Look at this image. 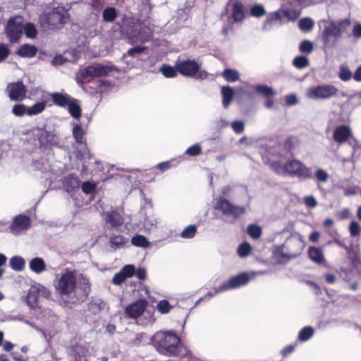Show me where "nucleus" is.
I'll list each match as a JSON object with an SVG mask.
<instances>
[{
    "label": "nucleus",
    "mask_w": 361,
    "mask_h": 361,
    "mask_svg": "<svg viewBox=\"0 0 361 361\" xmlns=\"http://www.w3.org/2000/svg\"><path fill=\"white\" fill-rule=\"evenodd\" d=\"M247 232L251 238H252L253 239H257L262 235V228L261 227H247Z\"/></svg>",
    "instance_id": "nucleus-52"
},
{
    "label": "nucleus",
    "mask_w": 361,
    "mask_h": 361,
    "mask_svg": "<svg viewBox=\"0 0 361 361\" xmlns=\"http://www.w3.org/2000/svg\"><path fill=\"white\" fill-rule=\"evenodd\" d=\"M213 209L220 212L224 216L233 219H239L245 213V207L231 203L224 197H217L213 200Z\"/></svg>",
    "instance_id": "nucleus-4"
},
{
    "label": "nucleus",
    "mask_w": 361,
    "mask_h": 361,
    "mask_svg": "<svg viewBox=\"0 0 361 361\" xmlns=\"http://www.w3.org/2000/svg\"><path fill=\"white\" fill-rule=\"evenodd\" d=\"M221 94L223 97L222 104L225 109H227L231 104L235 92L232 87L230 86L221 87Z\"/></svg>",
    "instance_id": "nucleus-24"
},
{
    "label": "nucleus",
    "mask_w": 361,
    "mask_h": 361,
    "mask_svg": "<svg viewBox=\"0 0 361 361\" xmlns=\"http://www.w3.org/2000/svg\"><path fill=\"white\" fill-rule=\"evenodd\" d=\"M51 97L54 104L60 107L67 106L73 99L69 94L60 92H54L51 94Z\"/></svg>",
    "instance_id": "nucleus-23"
},
{
    "label": "nucleus",
    "mask_w": 361,
    "mask_h": 361,
    "mask_svg": "<svg viewBox=\"0 0 361 361\" xmlns=\"http://www.w3.org/2000/svg\"><path fill=\"white\" fill-rule=\"evenodd\" d=\"M29 267L32 271L41 274L46 270V264L41 257H35L30 260Z\"/></svg>",
    "instance_id": "nucleus-27"
},
{
    "label": "nucleus",
    "mask_w": 361,
    "mask_h": 361,
    "mask_svg": "<svg viewBox=\"0 0 361 361\" xmlns=\"http://www.w3.org/2000/svg\"><path fill=\"white\" fill-rule=\"evenodd\" d=\"M298 143L296 137L289 136L283 142V144L279 143L276 145L269 147V153L273 156H277L281 158H286L284 154H290L293 156L292 151Z\"/></svg>",
    "instance_id": "nucleus-15"
},
{
    "label": "nucleus",
    "mask_w": 361,
    "mask_h": 361,
    "mask_svg": "<svg viewBox=\"0 0 361 361\" xmlns=\"http://www.w3.org/2000/svg\"><path fill=\"white\" fill-rule=\"evenodd\" d=\"M233 130L238 134L242 133L245 129L244 123L241 121H235L231 124Z\"/></svg>",
    "instance_id": "nucleus-55"
},
{
    "label": "nucleus",
    "mask_w": 361,
    "mask_h": 361,
    "mask_svg": "<svg viewBox=\"0 0 361 361\" xmlns=\"http://www.w3.org/2000/svg\"><path fill=\"white\" fill-rule=\"evenodd\" d=\"M305 204L311 208H314L317 206V202L316 199L313 196H307L304 199Z\"/></svg>",
    "instance_id": "nucleus-59"
},
{
    "label": "nucleus",
    "mask_w": 361,
    "mask_h": 361,
    "mask_svg": "<svg viewBox=\"0 0 361 361\" xmlns=\"http://www.w3.org/2000/svg\"><path fill=\"white\" fill-rule=\"evenodd\" d=\"M196 232V227H185L180 235L183 238H191L195 236Z\"/></svg>",
    "instance_id": "nucleus-53"
},
{
    "label": "nucleus",
    "mask_w": 361,
    "mask_h": 361,
    "mask_svg": "<svg viewBox=\"0 0 361 361\" xmlns=\"http://www.w3.org/2000/svg\"><path fill=\"white\" fill-rule=\"evenodd\" d=\"M12 113L16 116H23L27 114V108L23 104H15L12 108Z\"/></svg>",
    "instance_id": "nucleus-47"
},
{
    "label": "nucleus",
    "mask_w": 361,
    "mask_h": 361,
    "mask_svg": "<svg viewBox=\"0 0 361 361\" xmlns=\"http://www.w3.org/2000/svg\"><path fill=\"white\" fill-rule=\"evenodd\" d=\"M293 63L295 68L302 69L309 65V60L305 56H298L293 59Z\"/></svg>",
    "instance_id": "nucleus-41"
},
{
    "label": "nucleus",
    "mask_w": 361,
    "mask_h": 361,
    "mask_svg": "<svg viewBox=\"0 0 361 361\" xmlns=\"http://www.w3.org/2000/svg\"><path fill=\"white\" fill-rule=\"evenodd\" d=\"M159 71L165 78H168L176 77L177 73H178L176 66L173 67L169 64H163L160 67Z\"/></svg>",
    "instance_id": "nucleus-32"
},
{
    "label": "nucleus",
    "mask_w": 361,
    "mask_h": 361,
    "mask_svg": "<svg viewBox=\"0 0 361 361\" xmlns=\"http://www.w3.org/2000/svg\"><path fill=\"white\" fill-rule=\"evenodd\" d=\"M68 10L63 7H58L45 16V23L51 28L56 29L61 27L66 24L69 20Z\"/></svg>",
    "instance_id": "nucleus-9"
},
{
    "label": "nucleus",
    "mask_w": 361,
    "mask_h": 361,
    "mask_svg": "<svg viewBox=\"0 0 361 361\" xmlns=\"http://www.w3.org/2000/svg\"><path fill=\"white\" fill-rule=\"evenodd\" d=\"M37 52V48L29 44L22 45L17 51V54L20 57L31 58L34 57Z\"/></svg>",
    "instance_id": "nucleus-25"
},
{
    "label": "nucleus",
    "mask_w": 361,
    "mask_h": 361,
    "mask_svg": "<svg viewBox=\"0 0 361 361\" xmlns=\"http://www.w3.org/2000/svg\"><path fill=\"white\" fill-rule=\"evenodd\" d=\"M221 76L229 82H234L240 79L238 71L232 68H226L221 73Z\"/></svg>",
    "instance_id": "nucleus-30"
},
{
    "label": "nucleus",
    "mask_w": 361,
    "mask_h": 361,
    "mask_svg": "<svg viewBox=\"0 0 361 361\" xmlns=\"http://www.w3.org/2000/svg\"><path fill=\"white\" fill-rule=\"evenodd\" d=\"M72 133L75 142L78 144L84 145L81 149H78L75 151V153L76 158L80 161L86 158L90 159V151L87 147V143L84 137L85 132L82 126L80 124L74 123Z\"/></svg>",
    "instance_id": "nucleus-13"
},
{
    "label": "nucleus",
    "mask_w": 361,
    "mask_h": 361,
    "mask_svg": "<svg viewBox=\"0 0 361 361\" xmlns=\"http://www.w3.org/2000/svg\"><path fill=\"white\" fill-rule=\"evenodd\" d=\"M333 138L338 144H343L350 138H354L352 130L349 126L340 125L335 128Z\"/></svg>",
    "instance_id": "nucleus-19"
},
{
    "label": "nucleus",
    "mask_w": 361,
    "mask_h": 361,
    "mask_svg": "<svg viewBox=\"0 0 361 361\" xmlns=\"http://www.w3.org/2000/svg\"><path fill=\"white\" fill-rule=\"evenodd\" d=\"M285 173L301 179L312 177L311 169L298 159H291L285 163Z\"/></svg>",
    "instance_id": "nucleus-8"
},
{
    "label": "nucleus",
    "mask_w": 361,
    "mask_h": 361,
    "mask_svg": "<svg viewBox=\"0 0 361 361\" xmlns=\"http://www.w3.org/2000/svg\"><path fill=\"white\" fill-rule=\"evenodd\" d=\"M338 219L343 220L350 217V211L348 208L343 209L337 215Z\"/></svg>",
    "instance_id": "nucleus-60"
},
{
    "label": "nucleus",
    "mask_w": 361,
    "mask_h": 361,
    "mask_svg": "<svg viewBox=\"0 0 361 361\" xmlns=\"http://www.w3.org/2000/svg\"><path fill=\"white\" fill-rule=\"evenodd\" d=\"M251 250V247L250 245L247 243H242L238 248V254L240 257H247L250 252Z\"/></svg>",
    "instance_id": "nucleus-50"
},
{
    "label": "nucleus",
    "mask_w": 361,
    "mask_h": 361,
    "mask_svg": "<svg viewBox=\"0 0 361 361\" xmlns=\"http://www.w3.org/2000/svg\"><path fill=\"white\" fill-rule=\"evenodd\" d=\"M111 71V67L99 63L88 66L80 73L78 80L80 79L82 81L87 78L106 76Z\"/></svg>",
    "instance_id": "nucleus-16"
},
{
    "label": "nucleus",
    "mask_w": 361,
    "mask_h": 361,
    "mask_svg": "<svg viewBox=\"0 0 361 361\" xmlns=\"http://www.w3.org/2000/svg\"><path fill=\"white\" fill-rule=\"evenodd\" d=\"M6 90L12 101H22L26 97V87L20 80L8 83Z\"/></svg>",
    "instance_id": "nucleus-18"
},
{
    "label": "nucleus",
    "mask_w": 361,
    "mask_h": 361,
    "mask_svg": "<svg viewBox=\"0 0 361 361\" xmlns=\"http://www.w3.org/2000/svg\"><path fill=\"white\" fill-rule=\"evenodd\" d=\"M54 284L56 290L60 295H68L75 289L76 278L72 271L64 269L56 276Z\"/></svg>",
    "instance_id": "nucleus-5"
},
{
    "label": "nucleus",
    "mask_w": 361,
    "mask_h": 361,
    "mask_svg": "<svg viewBox=\"0 0 361 361\" xmlns=\"http://www.w3.org/2000/svg\"><path fill=\"white\" fill-rule=\"evenodd\" d=\"M171 166V161H164L161 163H159L157 167L158 169H159L161 171H165L170 169Z\"/></svg>",
    "instance_id": "nucleus-63"
},
{
    "label": "nucleus",
    "mask_w": 361,
    "mask_h": 361,
    "mask_svg": "<svg viewBox=\"0 0 361 361\" xmlns=\"http://www.w3.org/2000/svg\"><path fill=\"white\" fill-rule=\"evenodd\" d=\"M338 89L333 85L326 84L314 86L308 90L310 97L316 99H328L336 97Z\"/></svg>",
    "instance_id": "nucleus-12"
},
{
    "label": "nucleus",
    "mask_w": 361,
    "mask_h": 361,
    "mask_svg": "<svg viewBox=\"0 0 361 361\" xmlns=\"http://www.w3.org/2000/svg\"><path fill=\"white\" fill-rule=\"evenodd\" d=\"M148 304L145 299H138L126 306L124 313L128 318L137 319L145 313Z\"/></svg>",
    "instance_id": "nucleus-17"
},
{
    "label": "nucleus",
    "mask_w": 361,
    "mask_h": 361,
    "mask_svg": "<svg viewBox=\"0 0 361 361\" xmlns=\"http://www.w3.org/2000/svg\"><path fill=\"white\" fill-rule=\"evenodd\" d=\"M30 218L24 214H19L15 217L11 226H30Z\"/></svg>",
    "instance_id": "nucleus-36"
},
{
    "label": "nucleus",
    "mask_w": 361,
    "mask_h": 361,
    "mask_svg": "<svg viewBox=\"0 0 361 361\" xmlns=\"http://www.w3.org/2000/svg\"><path fill=\"white\" fill-rule=\"evenodd\" d=\"M118 16V13L115 7H106L102 12L103 20L105 22H114Z\"/></svg>",
    "instance_id": "nucleus-31"
},
{
    "label": "nucleus",
    "mask_w": 361,
    "mask_h": 361,
    "mask_svg": "<svg viewBox=\"0 0 361 361\" xmlns=\"http://www.w3.org/2000/svg\"><path fill=\"white\" fill-rule=\"evenodd\" d=\"M131 243L134 246L143 248L147 247L149 245V243L147 238L142 235H136L133 236L131 239Z\"/></svg>",
    "instance_id": "nucleus-35"
},
{
    "label": "nucleus",
    "mask_w": 361,
    "mask_h": 361,
    "mask_svg": "<svg viewBox=\"0 0 361 361\" xmlns=\"http://www.w3.org/2000/svg\"><path fill=\"white\" fill-rule=\"evenodd\" d=\"M96 188L97 183L90 181H85L81 185L82 191L86 195L94 192Z\"/></svg>",
    "instance_id": "nucleus-44"
},
{
    "label": "nucleus",
    "mask_w": 361,
    "mask_h": 361,
    "mask_svg": "<svg viewBox=\"0 0 361 361\" xmlns=\"http://www.w3.org/2000/svg\"><path fill=\"white\" fill-rule=\"evenodd\" d=\"M257 92L264 96L265 97H274L275 92L273 89L267 85H259L257 87Z\"/></svg>",
    "instance_id": "nucleus-43"
},
{
    "label": "nucleus",
    "mask_w": 361,
    "mask_h": 361,
    "mask_svg": "<svg viewBox=\"0 0 361 361\" xmlns=\"http://www.w3.org/2000/svg\"><path fill=\"white\" fill-rule=\"evenodd\" d=\"M23 30H24L25 36L27 38H30V39L35 38L37 35V29H36L35 25L32 23H26L23 26Z\"/></svg>",
    "instance_id": "nucleus-42"
},
{
    "label": "nucleus",
    "mask_w": 361,
    "mask_h": 361,
    "mask_svg": "<svg viewBox=\"0 0 361 361\" xmlns=\"http://www.w3.org/2000/svg\"><path fill=\"white\" fill-rule=\"evenodd\" d=\"M45 107V102H37L32 105V106L27 108V115L33 116L40 114L44 110Z\"/></svg>",
    "instance_id": "nucleus-39"
},
{
    "label": "nucleus",
    "mask_w": 361,
    "mask_h": 361,
    "mask_svg": "<svg viewBox=\"0 0 361 361\" xmlns=\"http://www.w3.org/2000/svg\"><path fill=\"white\" fill-rule=\"evenodd\" d=\"M298 25L302 30H309L313 27L314 21L310 18H304L300 20Z\"/></svg>",
    "instance_id": "nucleus-46"
},
{
    "label": "nucleus",
    "mask_w": 361,
    "mask_h": 361,
    "mask_svg": "<svg viewBox=\"0 0 361 361\" xmlns=\"http://www.w3.org/2000/svg\"><path fill=\"white\" fill-rule=\"evenodd\" d=\"M264 163L267 165H269V167L271 170L276 174H286L285 173V164H282L281 161H264Z\"/></svg>",
    "instance_id": "nucleus-34"
},
{
    "label": "nucleus",
    "mask_w": 361,
    "mask_h": 361,
    "mask_svg": "<svg viewBox=\"0 0 361 361\" xmlns=\"http://www.w3.org/2000/svg\"><path fill=\"white\" fill-rule=\"evenodd\" d=\"M336 243L345 248L348 255V257L350 259L353 265L358 269V267L360 265V262L357 256L358 247L353 245H347L345 244L343 245L341 242L338 241H336Z\"/></svg>",
    "instance_id": "nucleus-22"
},
{
    "label": "nucleus",
    "mask_w": 361,
    "mask_h": 361,
    "mask_svg": "<svg viewBox=\"0 0 361 361\" xmlns=\"http://www.w3.org/2000/svg\"><path fill=\"white\" fill-rule=\"evenodd\" d=\"M265 10L262 5L255 4L250 8V15L255 17H261L265 14Z\"/></svg>",
    "instance_id": "nucleus-48"
},
{
    "label": "nucleus",
    "mask_w": 361,
    "mask_h": 361,
    "mask_svg": "<svg viewBox=\"0 0 361 361\" xmlns=\"http://www.w3.org/2000/svg\"><path fill=\"white\" fill-rule=\"evenodd\" d=\"M180 338L172 331H159L151 338V343L161 354L174 355L180 343Z\"/></svg>",
    "instance_id": "nucleus-1"
},
{
    "label": "nucleus",
    "mask_w": 361,
    "mask_h": 361,
    "mask_svg": "<svg viewBox=\"0 0 361 361\" xmlns=\"http://www.w3.org/2000/svg\"><path fill=\"white\" fill-rule=\"evenodd\" d=\"M103 219L110 226H122L124 224L123 212L116 209H111L102 214Z\"/></svg>",
    "instance_id": "nucleus-20"
},
{
    "label": "nucleus",
    "mask_w": 361,
    "mask_h": 361,
    "mask_svg": "<svg viewBox=\"0 0 361 361\" xmlns=\"http://www.w3.org/2000/svg\"><path fill=\"white\" fill-rule=\"evenodd\" d=\"M23 18L22 16H15L8 21L6 33L10 42H18L23 35Z\"/></svg>",
    "instance_id": "nucleus-11"
},
{
    "label": "nucleus",
    "mask_w": 361,
    "mask_h": 361,
    "mask_svg": "<svg viewBox=\"0 0 361 361\" xmlns=\"http://www.w3.org/2000/svg\"><path fill=\"white\" fill-rule=\"evenodd\" d=\"M316 178L321 182H326L328 180V173L322 169H318L315 173Z\"/></svg>",
    "instance_id": "nucleus-56"
},
{
    "label": "nucleus",
    "mask_w": 361,
    "mask_h": 361,
    "mask_svg": "<svg viewBox=\"0 0 361 361\" xmlns=\"http://www.w3.org/2000/svg\"><path fill=\"white\" fill-rule=\"evenodd\" d=\"M302 8L298 6H289L287 4L286 8L283 10L276 11L269 15V20L270 22L281 21L282 18H287L288 21L296 20L301 14Z\"/></svg>",
    "instance_id": "nucleus-14"
},
{
    "label": "nucleus",
    "mask_w": 361,
    "mask_h": 361,
    "mask_svg": "<svg viewBox=\"0 0 361 361\" xmlns=\"http://www.w3.org/2000/svg\"><path fill=\"white\" fill-rule=\"evenodd\" d=\"M135 274L136 275V277L139 280H144L146 278V270L145 268H142V267L139 268L137 270L135 269Z\"/></svg>",
    "instance_id": "nucleus-61"
},
{
    "label": "nucleus",
    "mask_w": 361,
    "mask_h": 361,
    "mask_svg": "<svg viewBox=\"0 0 361 361\" xmlns=\"http://www.w3.org/2000/svg\"><path fill=\"white\" fill-rule=\"evenodd\" d=\"M310 258L317 264H322L324 262V255L323 251L319 247H310L309 248Z\"/></svg>",
    "instance_id": "nucleus-28"
},
{
    "label": "nucleus",
    "mask_w": 361,
    "mask_h": 361,
    "mask_svg": "<svg viewBox=\"0 0 361 361\" xmlns=\"http://www.w3.org/2000/svg\"><path fill=\"white\" fill-rule=\"evenodd\" d=\"M353 35L355 38H360L361 37V24L357 23L354 25V27L353 29Z\"/></svg>",
    "instance_id": "nucleus-62"
},
{
    "label": "nucleus",
    "mask_w": 361,
    "mask_h": 361,
    "mask_svg": "<svg viewBox=\"0 0 361 361\" xmlns=\"http://www.w3.org/2000/svg\"><path fill=\"white\" fill-rule=\"evenodd\" d=\"M146 49H147L146 47H139V46L135 47L129 49L128 50L127 53L126 54V55H127L128 56L134 57L135 56V54H141Z\"/></svg>",
    "instance_id": "nucleus-54"
},
{
    "label": "nucleus",
    "mask_w": 361,
    "mask_h": 361,
    "mask_svg": "<svg viewBox=\"0 0 361 361\" xmlns=\"http://www.w3.org/2000/svg\"><path fill=\"white\" fill-rule=\"evenodd\" d=\"M110 244L114 250L124 247L129 242L128 238L121 235H116L110 238Z\"/></svg>",
    "instance_id": "nucleus-29"
},
{
    "label": "nucleus",
    "mask_w": 361,
    "mask_h": 361,
    "mask_svg": "<svg viewBox=\"0 0 361 361\" xmlns=\"http://www.w3.org/2000/svg\"><path fill=\"white\" fill-rule=\"evenodd\" d=\"M176 67L178 73L185 77L204 79L207 76L206 71H200L201 66L195 59L178 60L176 62Z\"/></svg>",
    "instance_id": "nucleus-6"
},
{
    "label": "nucleus",
    "mask_w": 361,
    "mask_h": 361,
    "mask_svg": "<svg viewBox=\"0 0 361 361\" xmlns=\"http://www.w3.org/2000/svg\"><path fill=\"white\" fill-rule=\"evenodd\" d=\"M350 20L348 18L343 19L336 23L331 22L326 26L322 33V39L324 49L334 47L342 31L341 27H347L350 25Z\"/></svg>",
    "instance_id": "nucleus-2"
},
{
    "label": "nucleus",
    "mask_w": 361,
    "mask_h": 361,
    "mask_svg": "<svg viewBox=\"0 0 361 361\" xmlns=\"http://www.w3.org/2000/svg\"><path fill=\"white\" fill-rule=\"evenodd\" d=\"M68 113L74 118L79 120L82 116V109L78 100L73 98L67 105Z\"/></svg>",
    "instance_id": "nucleus-26"
},
{
    "label": "nucleus",
    "mask_w": 361,
    "mask_h": 361,
    "mask_svg": "<svg viewBox=\"0 0 361 361\" xmlns=\"http://www.w3.org/2000/svg\"><path fill=\"white\" fill-rule=\"evenodd\" d=\"M246 8L240 0H229L225 8L224 15H228V19L232 18L233 23H241L245 18Z\"/></svg>",
    "instance_id": "nucleus-10"
},
{
    "label": "nucleus",
    "mask_w": 361,
    "mask_h": 361,
    "mask_svg": "<svg viewBox=\"0 0 361 361\" xmlns=\"http://www.w3.org/2000/svg\"><path fill=\"white\" fill-rule=\"evenodd\" d=\"M121 271L122 272V274L125 276L126 279L132 277L133 275H135V267L133 264H128L124 266Z\"/></svg>",
    "instance_id": "nucleus-51"
},
{
    "label": "nucleus",
    "mask_w": 361,
    "mask_h": 361,
    "mask_svg": "<svg viewBox=\"0 0 361 361\" xmlns=\"http://www.w3.org/2000/svg\"><path fill=\"white\" fill-rule=\"evenodd\" d=\"M314 49L313 44L311 41L305 39L302 41L299 46L300 51L303 54H310Z\"/></svg>",
    "instance_id": "nucleus-45"
},
{
    "label": "nucleus",
    "mask_w": 361,
    "mask_h": 361,
    "mask_svg": "<svg viewBox=\"0 0 361 361\" xmlns=\"http://www.w3.org/2000/svg\"><path fill=\"white\" fill-rule=\"evenodd\" d=\"M353 78L355 81L361 82V65L357 68Z\"/></svg>",
    "instance_id": "nucleus-64"
},
{
    "label": "nucleus",
    "mask_w": 361,
    "mask_h": 361,
    "mask_svg": "<svg viewBox=\"0 0 361 361\" xmlns=\"http://www.w3.org/2000/svg\"><path fill=\"white\" fill-rule=\"evenodd\" d=\"M33 138L35 141H38L39 147L41 149H47L56 147L59 144V136L56 133L48 131L44 128H37L34 130Z\"/></svg>",
    "instance_id": "nucleus-7"
},
{
    "label": "nucleus",
    "mask_w": 361,
    "mask_h": 361,
    "mask_svg": "<svg viewBox=\"0 0 361 361\" xmlns=\"http://www.w3.org/2000/svg\"><path fill=\"white\" fill-rule=\"evenodd\" d=\"M10 51L4 44H0V61H4L9 55Z\"/></svg>",
    "instance_id": "nucleus-58"
},
{
    "label": "nucleus",
    "mask_w": 361,
    "mask_h": 361,
    "mask_svg": "<svg viewBox=\"0 0 361 361\" xmlns=\"http://www.w3.org/2000/svg\"><path fill=\"white\" fill-rule=\"evenodd\" d=\"M353 74L348 66L341 65L339 67L338 77L342 81H348L353 78Z\"/></svg>",
    "instance_id": "nucleus-38"
},
{
    "label": "nucleus",
    "mask_w": 361,
    "mask_h": 361,
    "mask_svg": "<svg viewBox=\"0 0 361 361\" xmlns=\"http://www.w3.org/2000/svg\"><path fill=\"white\" fill-rule=\"evenodd\" d=\"M63 185L66 191L71 192L79 189L80 180L75 174L71 173L64 178L63 180Z\"/></svg>",
    "instance_id": "nucleus-21"
},
{
    "label": "nucleus",
    "mask_w": 361,
    "mask_h": 361,
    "mask_svg": "<svg viewBox=\"0 0 361 361\" xmlns=\"http://www.w3.org/2000/svg\"><path fill=\"white\" fill-rule=\"evenodd\" d=\"M257 274L256 272H250V273H241L238 274L233 277H231L227 282L224 283L221 286H219L214 293H208L204 297L200 298L197 302L196 305H198L200 301L205 298H210L214 296L215 294L224 292L230 289L238 288L240 286H243L248 283V281L253 279Z\"/></svg>",
    "instance_id": "nucleus-3"
},
{
    "label": "nucleus",
    "mask_w": 361,
    "mask_h": 361,
    "mask_svg": "<svg viewBox=\"0 0 361 361\" xmlns=\"http://www.w3.org/2000/svg\"><path fill=\"white\" fill-rule=\"evenodd\" d=\"M25 261L20 256H14L10 259V266L15 271H22L25 268Z\"/></svg>",
    "instance_id": "nucleus-33"
},
{
    "label": "nucleus",
    "mask_w": 361,
    "mask_h": 361,
    "mask_svg": "<svg viewBox=\"0 0 361 361\" xmlns=\"http://www.w3.org/2000/svg\"><path fill=\"white\" fill-rule=\"evenodd\" d=\"M156 307L159 313L164 314L169 313L173 306L171 305L168 300H161L157 302Z\"/></svg>",
    "instance_id": "nucleus-37"
},
{
    "label": "nucleus",
    "mask_w": 361,
    "mask_h": 361,
    "mask_svg": "<svg viewBox=\"0 0 361 361\" xmlns=\"http://www.w3.org/2000/svg\"><path fill=\"white\" fill-rule=\"evenodd\" d=\"M126 278L122 272L120 271L118 273L116 274L112 279V281L115 285H121L126 281Z\"/></svg>",
    "instance_id": "nucleus-57"
},
{
    "label": "nucleus",
    "mask_w": 361,
    "mask_h": 361,
    "mask_svg": "<svg viewBox=\"0 0 361 361\" xmlns=\"http://www.w3.org/2000/svg\"><path fill=\"white\" fill-rule=\"evenodd\" d=\"M202 152L201 146L199 144H195L190 147H189L186 151L185 154L190 157H195L200 154Z\"/></svg>",
    "instance_id": "nucleus-49"
},
{
    "label": "nucleus",
    "mask_w": 361,
    "mask_h": 361,
    "mask_svg": "<svg viewBox=\"0 0 361 361\" xmlns=\"http://www.w3.org/2000/svg\"><path fill=\"white\" fill-rule=\"evenodd\" d=\"M314 329L311 326H306L302 329L299 333L298 338L301 341L309 340L314 334Z\"/></svg>",
    "instance_id": "nucleus-40"
}]
</instances>
